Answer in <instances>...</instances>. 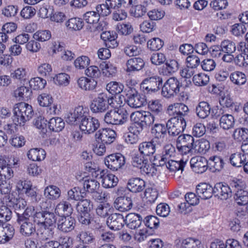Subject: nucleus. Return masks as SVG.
Here are the masks:
<instances>
[{
	"instance_id": "obj_45",
	"label": "nucleus",
	"mask_w": 248,
	"mask_h": 248,
	"mask_svg": "<svg viewBox=\"0 0 248 248\" xmlns=\"http://www.w3.org/2000/svg\"><path fill=\"white\" fill-rule=\"evenodd\" d=\"M219 121L220 127L225 130L232 128L234 124V119L231 114H225L222 115Z\"/></svg>"
},
{
	"instance_id": "obj_23",
	"label": "nucleus",
	"mask_w": 248,
	"mask_h": 248,
	"mask_svg": "<svg viewBox=\"0 0 248 248\" xmlns=\"http://www.w3.org/2000/svg\"><path fill=\"white\" fill-rule=\"evenodd\" d=\"M15 228L10 224H0V244H5L15 235Z\"/></svg>"
},
{
	"instance_id": "obj_63",
	"label": "nucleus",
	"mask_w": 248,
	"mask_h": 248,
	"mask_svg": "<svg viewBox=\"0 0 248 248\" xmlns=\"http://www.w3.org/2000/svg\"><path fill=\"white\" fill-rule=\"evenodd\" d=\"M158 192L155 188H147L144 192V198L148 204L154 203L158 197Z\"/></svg>"
},
{
	"instance_id": "obj_57",
	"label": "nucleus",
	"mask_w": 248,
	"mask_h": 248,
	"mask_svg": "<svg viewBox=\"0 0 248 248\" xmlns=\"http://www.w3.org/2000/svg\"><path fill=\"white\" fill-rule=\"evenodd\" d=\"M124 88L123 84L116 81H110L106 86L107 91L112 95L120 93L123 91Z\"/></svg>"
},
{
	"instance_id": "obj_6",
	"label": "nucleus",
	"mask_w": 248,
	"mask_h": 248,
	"mask_svg": "<svg viewBox=\"0 0 248 248\" xmlns=\"http://www.w3.org/2000/svg\"><path fill=\"white\" fill-rule=\"evenodd\" d=\"M195 141L194 138L189 134H182L176 140V148L182 155H187L193 150Z\"/></svg>"
},
{
	"instance_id": "obj_36",
	"label": "nucleus",
	"mask_w": 248,
	"mask_h": 248,
	"mask_svg": "<svg viewBox=\"0 0 248 248\" xmlns=\"http://www.w3.org/2000/svg\"><path fill=\"white\" fill-rule=\"evenodd\" d=\"M125 221L128 228L130 229H136L141 225L142 217L138 214L131 213L125 216Z\"/></svg>"
},
{
	"instance_id": "obj_61",
	"label": "nucleus",
	"mask_w": 248,
	"mask_h": 248,
	"mask_svg": "<svg viewBox=\"0 0 248 248\" xmlns=\"http://www.w3.org/2000/svg\"><path fill=\"white\" fill-rule=\"evenodd\" d=\"M93 208L92 202L88 199H81L77 204V210L78 213L90 212Z\"/></svg>"
},
{
	"instance_id": "obj_19",
	"label": "nucleus",
	"mask_w": 248,
	"mask_h": 248,
	"mask_svg": "<svg viewBox=\"0 0 248 248\" xmlns=\"http://www.w3.org/2000/svg\"><path fill=\"white\" fill-rule=\"evenodd\" d=\"M102 185L105 188H112L117 186L119 180L117 176L111 173L107 170H103L100 172Z\"/></svg>"
},
{
	"instance_id": "obj_14",
	"label": "nucleus",
	"mask_w": 248,
	"mask_h": 248,
	"mask_svg": "<svg viewBox=\"0 0 248 248\" xmlns=\"http://www.w3.org/2000/svg\"><path fill=\"white\" fill-rule=\"evenodd\" d=\"M167 125L161 124H155L151 130V133L154 137L152 140L158 145H160L164 143L167 140Z\"/></svg>"
},
{
	"instance_id": "obj_21",
	"label": "nucleus",
	"mask_w": 248,
	"mask_h": 248,
	"mask_svg": "<svg viewBox=\"0 0 248 248\" xmlns=\"http://www.w3.org/2000/svg\"><path fill=\"white\" fill-rule=\"evenodd\" d=\"M143 60L140 57H134L128 60L126 62L125 71L129 74L138 72L144 67Z\"/></svg>"
},
{
	"instance_id": "obj_50",
	"label": "nucleus",
	"mask_w": 248,
	"mask_h": 248,
	"mask_svg": "<svg viewBox=\"0 0 248 248\" xmlns=\"http://www.w3.org/2000/svg\"><path fill=\"white\" fill-rule=\"evenodd\" d=\"M86 193L84 190L79 187H75L68 191V199L75 201H80L86 196Z\"/></svg>"
},
{
	"instance_id": "obj_49",
	"label": "nucleus",
	"mask_w": 248,
	"mask_h": 248,
	"mask_svg": "<svg viewBox=\"0 0 248 248\" xmlns=\"http://www.w3.org/2000/svg\"><path fill=\"white\" fill-rule=\"evenodd\" d=\"M231 165L235 167H241L246 161V156L241 153H234L231 155L229 158Z\"/></svg>"
},
{
	"instance_id": "obj_27",
	"label": "nucleus",
	"mask_w": 248,
	"mask_h": 248,
	"mask_svg": "<svg viewBox=\"0 0 248 248\" xmlns=\"http://www.w3.org/2000/svg\"><path fill=\"white\" fill-rule=\"evenodd\" d=\"M125 218L120 214H112L109 217L107 223L108 227L113 230L121 229L125 224Z\"/></svg>"
},
{
	"instance_id": "obj_13",
	"label": "nucleus",
	"mask_w": 248,
	"mask_h": 248,
	"mask_svg": "<svg viewBox=\"0 0 248 248\" xmlns=\"http://www.w3.org/2000/svg\"><path fill=\"white\" fill-rule=\"evenodd\" d=\"M168 155H164L161 156L159 160V166H166V168L170 172H175L181 170L183 171L186 165V161H184L181 159L180 161H175L173 160H168Z\"/></svg>"
},
{
	"instance_id": "obj_35",
	"label": "nucleus",
	"mask_w": 248,
	"mask_h": 248,
	"mask_svg": "<svg viewBox=\"0 0 248 248\" xmlns=\"http://www.w3.org/2000/svg\"><path fill=\"white\" fill-rule=\"evenodd\" d=\"M115 207L121 212H125L130 210L133 205L130 197L123 196L116 198L114 202Z\"/></svg>"
},
{
	"instance_id": "obj_34",
	"label": "nucleus",
	"mask_w": 248,
	"mask_h": 248,
	"mask_svg": "<svg viewBox=\"0 0 248 248\" xmlns=\"http://www.w3.org/2000/svg\"><path fill=\"white\" fill-rule=\"evenodd\" d=\"M78 87L84 91H93L95 89L97 81L94 79L81 77L77 80Z\"/></svg>"
},
{
	"instance_id": "obj_1",
	"label": "nucleus",
	"mask_w": 248,
	"mask_h": 248,
	"mask_svg": "<svg viewBox=\"0 0 248 248\" xmlns=\"http://www.w3.org/2000/svg\"><path fill=\"white\" fill-rule=\"evenodd\" d=\"M116 97L108 95L106 93H99L93 100L90 108L94 113H102L106 111L109 108V106L116 108L118 105L116 104Z\"/></svg>"
},
{
	"instance_id": "obj_64",
	"label": "nucleus",
	"mask_w": 248,
	"mask_h": 248,
	"mask_svg": "<svg viewBox=\"0 0 248 248\" xmlns=\"http://www.w3.org/2000/svg\"><path fill=\"white\" fill-rule=\"evenodd\" d=\"M12 78L17 80L20 82H25L27 79V72L26 69L23 67H19L11 73Z\"/></svg>"
},
{
	"instance_id": "obj_15",
	"label": "nucleus",
	"mask_w": 248,
	"mask_h": 248,
	"mask_svg": "<svg viewBox=\"0 0 248 248\" xmlns=\"http://www.w3.org/2000/svg\"><path fill=\"white\" fill-rule=\"evenodd\" d=\"M17 222L20 225L19 232L24 237H30L36 232V227L34 223L29 218H25L23 217H17Z\"/></svg>"
},
{
	"instance_id": "obj_30",
	"label": "nucleus",
	"mask_w": 248,
	"mask_h": 248,
	"mask_svg": "<svg viewBox=\"0 0 248 248\" xmlns=\"http://www.w3.org/2000/svg\"><path fill=\"white\" fill-rule=\"evenodd\" d=\"M88 108H83L82 106H78L75 108L73 112L70 113L67 117L69 123L74 124L77 121H79L84 117H87Z\"/></svg>"
},
{
	"instance_id": "obj_32",
	"label": "nucleus",
	"mask_w": 248,
	"mask_h": 248,
	"mask_svg": "<svg viewBox=\"0 0 248 248\" xmlns=\"http://www.w3.org/2000/svg\"><path fill=\"white\" fill-rule=\"evenodd\" d=\"M165 63L159 69V73L163 76H170L175 72L179 67L178 62L175 60L166 61Z\"/></svg>"
},
{
	"instance_id": "obj_26",
	"label": "nucleus",
	"mask_w": 248,
	"mask_h": 248,
	"mask_svg": "<svg viewBox=\"0 0 248 248\" xmlns=\"http://www.w3.org/2000/svg\"><path fill=\"white\" fill-rule=\"evenodd\" d=\"M76 178L79 181H83L84 190L89 193L94 192L100 188V183L95 179L89 178L85 175L81 177L80 175H77Z\"/></svg>"
},
{
	"instance_id": "obj_33",
	"label": "nucleus",
	"mask_w": 248,
	"mask_h": 248,
	"mask_svg": "<svg viewBox=\"0 0 248 248\" xmlns=\"http://www.w3.org/2000/svg\"><path fill=\"white\" fill-rule=\"evenodd\" d=\"M145 187V182L138 177L132 178L128 180V189L132 193H139L142 191Z\"/></svg>"
},
{
	"instance_id": "obj_43",
	"label": "nucleus",
	"mask_w": 248,
	"mask_h": 248,
	"mask_svg": "<svg viewBox=\"0 0 248 248\" xmlns=\"http://www.w3.org/2000/svg\"><path fill=\"white\" fill-rule=\"evenodd\" d=\"M147 106L149 111L154 115H159L162 112L163 106L160 99H155L149 100Z\"/></svg>"
},
{
	"instance_id": "obj_24",
	"label": "nucleus",
	"mask_w": 248,
	"mask_h": 248,
	"mask_svg": "<svg viewBox=\"0 0 248 248\" xmlns=\"http://www.w3.org/2000/svg\"><path fill=\"white\" fill-rule=\"evenodd\" d=\"M95 135L102 142L109 144L115 140L116 133L110 128H102L100 129Z\"/></svg>"
},
{
	"instance_id": "obj_18",
	"label": "nucleus",
	"mask_w": 248,
	"mask_h": 248,
	"mask_svg": "<svg viewBox=\"0 0 248 248\" xmlns=\"http://www.w3.org/2000/svg\"><path fill=\"white\" fill-rule=\"evenodd\" d=\"M232 189L225 183L220 182L214 187V195L221 200H226L232 196Z\"/></svg>"
},
{
	"instance_id": "obj_38",
	"label": "nucleus",
	"mask_w": 248,
	"mask_h": 248,
	"mask_svg": "<svg viewBox=\"0 0 248 248\" xmlns=\"http://www.w3.org/2000/svg\"><path fill=\"white\" fill-rule=\"evenodd\" d=\"M72 212L73 208L71 204L65 201H62L59 203L55 209V213L61 217L71 215Z\"/></svg>"
},
{
	"instance_id": "obj_31",
	"label": "nucleus",
	"mask_w": 248,
	"mask_h": 248,
	"mask_svg": "<svg viewBox=\"0 0 248 248\" xmlns=\"http://www.w3.org/2000/svg\"><path fill=\"white\" fill-rule=\"evenodd\" d=\"M145 102V97L142 96L135 89L133 93L128 97L127 100V104L133 108H139L143 106Z\"/></svg>"
},
{
	"instance_id": "obj_55",
	"label": "nucleus",
	"mask_w": 248,
	"mask_h": 248,
	"mask_svg": "<svg viewBox=\"0 0 248 248\" xmlns=\"http://www.w3.org/2000/svg\"><path fill=\"white\" fill-rule=\"evenodd\" d=\"M45 195L49 199L56 200L60 197L61 190L58 187L50 185L45 188Z\"/></svg>"
},
{
	"instance_id": "obj_17",
	"label": "nucleus",
	"mask_w": 248,
	"mask_h": 248,
	"mask_svg": "<svg viewBox=\"0 0 248 248\" xmlns=\"http://www.w3.org/2000/svg\"><path fill=\"white\" fill-rule=\"evenodd\" d=\"M53 98L50 94L42 93L37 97V101L40 106L49 107V112L50 114H56L57 105L53 104Z\"/></svg>"
},
{
	"instance_id": "obj_52",
	"label": "nucleus",
	"mask_w": 248,
	"mask_h": 248,
	"mask_svg": "<svg viewBox=\"0 0 248 248\" xmlns=\"http://www.w3.org/2000/svg\"><path fill=\"white\" fill-rule=\"evenodd\" d=\"M14 93L16 97H19L24 100H28L32 95V91L29 87L21 86L15 91Z\"/></svg>"
},
{
	"instance_id": "obj_10",
	"label": "nucleus",
	"mask_w": 248,
	"mask_h": 248,
	"mask_svg": "<svg viewBox=\"0 0 248 248\" xmlns=\"http://www.w3.org/2000/svg\"><path fill=\"white\" fill-rule=\"evenodd\" d=\"M166 125L169 134L176 136L184 131L186 127V122L185 119H178L175 117H172L167 122Z\"/></svg>"
},
{
	"instance_id": "obj_11",
	"label": "nucleus",
	"mask_w": 248,
	"mask_h": 248,
	"mask_svg": "<svg viewBox=\"0 0 248 248\" xmlns=\"http://www.w3.org/2000/svg\"><path fill=\"white\" fill-rule=\"evenodd\" d=\"M100 126V123L95 117L91 116L84 117L81 120L79 124L80 130L85 134H92Z\"/></svg>"
},
{
	"instance_id": "obj_62",
	"label": "nucleus",
	"mask_w": 248,
	"mask_h": 248,
	"mask_svg": "<svg viewBox=\"0 0 248 248\" xmlns=\"http://www.w3.org/2000/svg\"><path fill=\"white\" fill-rule=\"evenodd\" d=\"M30 86L34 90H39L44 89L46 84L45 79L40 77H35L31 78L30 81Z\"/></svg>"
},
{
	"instance_id": "obj_53",
	"label": "nucleus",
	"mask_w": 248,
	"mask_h": 248,
	"mask_svg": "<svg viewBox=\"0 0 248 248\" xmlns=\"http://www.w3.org/2000/svg\"><path fill=\"white\" fill-rule=\"evenodd\" d=\"M148 158L142 155L140 153L135 154L132 158V165L135 168L140 169L148 162Z\"/></svg>"
},
{
	"instance_id": "obj_25",
	"label": "nucleus",
	"mask_w": 248,
	"mask_h": 248,
	"mask_svg": "<svg viewBox=\"0 0 248 248\" xmlns=\"http://www.w3.org/2000/svg\"><path fill=\"white\" fill-rule=\"evenodd\" d=\"M196 193L198 197L202 199H210L214 194V187L206 183H201L196 186Z\"/></svg>"
},
{
	"instance_id": "obj_5",
	"label": "nucleus",
	"mask_w": 248,
	"mask_h": 248,
	"mask_svg": "<svg viewBox=\"0 0 248 248\" xmlns=\"http://www.w3.org/2000/svg\"><path fill=\"white\" fill-rule=\"evenodd\" d=\"M162 78L154 76L145 78L140 83V89L144 93L150 94L158 91L162 87Z\"/></svg>"
},
{
	"instance_id": "obj_60",
	"label": "nucleus",
	"mask_w": 248,
	"mask_h": 248,
	"mask_svg": "<svg viewBox=\"0 0 248 248\" xmlns=\"http://www.w3.org/2000/svg\"><path fill=\"white\" fill-rule=\"evenodd\" d=\"M192 80L196 86H204L208 83L209 77L204 73H200L194 75Z\"/></svg>"
},
{
	"instance_id": "obj_37",
	"label": "nucleus",
	"mask_w": 248,
	"mask_h": 248,
	"mask_svg": "<svg viewBox=\"0 0 248 248\" xmlns=\"http://www.w3.org/2000/svg\"><path fill=\"white\" fill-rule=\"evenodd\" d=\"M60 242L49 241L45 243L43 248H69L72 245V240L69 237L61 238Z\"/></svg>"
},
{
	"instance_id": "obj_3",
	"label": "nucleus",
	"mask_w": 248,
	"mask_h": 248,
	"mask_svg": "<svg viewBox=\"0 0 248 248\" xmlns=\"http://www.w3.org/2000/svg\"><path fill=\"white\" fill-rule=\"evenodd\" d=\"M118 107L117 110L108 111L104 116V121L111 124H122L125 123L128 119L129 113L125 108L122 107L120 103L116 102Z\"/></svg>"
},
{
	"instance_id": "obj_40",
	"label": "nucleus",
	"mask_w": 248,
	"mask_h": 248,
	"mask_svg": "<svg viewBox=\"0 0 248 248\" xmlns=\"http://www.w3.org/2000/svg\"><path fill=\"white\" fill-rule=\"evenodd\" d=\"M27 156L33 161H41L45 158L46 153L42 148H32L28 152Z\"/></svg>"
},
{
	"instance_id": "obj_29",
	"label": "nucleus",
	"mask_w": 248,
	"mask_h": 248,
	"mask_svg": "<svg viewBox=\"0 0 248 248\" xmlns=\"http://www.w3.org/2000/svg\"><path fill=\"white\" fill-rule=\"evenodd\" d=\"M69 216L61 217L58 221V228L63 232H69L75 226L76 221L74 217Z\"/></svg>"
},
{
	"instance_id": "obj_8",
	"label": "nucleus",
	"mask_w": 248,
	"mask_h": 248,
	"mask_svg": "<svg viewBox=\"0 0 248 248\" xmlns=\"http://www.w3.org/2000/svg\"><path fill=\"white\" fill-rule=\"evenodd\" d=\"M132 121L139 123L143 128L145 126H149L152 125L155 120V116L149 111H136L130 115Z\"/></svg>"
},
{
	"instance_id": "obj_59",
	"label": "nucleus",
	"mask_w": 248,
	"mask_h": 248,
	"mask_svg": "<svg viewBox=\"0 0 248 248\" xmlns=\"http://www.w3.org/2000/svg\"><path fill=\"white\" fill-rule=\"evenodd\" d=\"M51 37V33L49 30H40L33 34V38L38 42H46Z\"/></svg>"
},
{
	"instance_id": "obj_46",
	"label": "nucleus",
	"mask_w": 248,
	"mask_h": 248,
	"mask_svg": "<svg viewBox=\"0 0 248 248\" xmlns=\"http://www.w3.org/2000/svg\"><path fill=\"white\" fill-rule=\"evenodd\" d=\"M103 74L106 77L115 76L117 68L109 62H103L100 64Z\"/></svg>"
},
{
	"instance_id": "obj_54",
	"label": "nucleus",
	"mask_w": 248,
	"mask_h": 248,
	"mask_svg": "<svg viewBox=\"0 0 248 248\" xmlns=\"http://www.w3.org/2000/svg\"><path fill=\"white\" fill-rule=\"evenodd\" d=\"M140 171L141 174L146 177H153L157 174V168L155 164L148 162L140 169Z\"/></svg>"
},
{
	"instance_id": "obj_44",
	"label": "nucleus",
	"mask_w": 248,
	"mask_h": 248,
	"mask_svg": "<svg viewBox=\"0 0 248 248\" xmlns=\"http://www.w3.org/2000/svg\"><path fill=\"white\" fill-rule=\"evenodd\" d=\"M229 78L233 84L239 86L244 85L247 80L246 75L240 71H235L232 73Z\"/></svg>"
},
{
	"instance_id": "obj_48",
	"label": "nucleus",
	"mask_w": 248,
	"mask_h": 248,
	"mask_svg": "<svg viewBox=\"0 0 248 248\" xmlns=\"http://www.w3.org/2000/svg\"><path fill=\"white\" fill-rule=\"evenodd\" d=\"M19 160L12 155H0V166H16Z\"/></svg>"
},
{
	"instance_id": "obj_4",
	"label": "nucleus",
	"mask_w": 248,
	"mask_h": 248,
	"mask_svg": "<svg viewBox=\"0 0 248 248\" xmlns=\"http://www.w3.org/2000/svg\"><path fill=\"white\" fill-rule=\"evenodd\" d=\"M182 86V83L176 78H170L162 85L161 94L167 99L172 98L179 93Z\"/></svg>"
},
{
	"instance_id": "obj_39",
	"label": "nucleus",
	"mask_w": 248,
	"mask_h": 248,
	"mask_svg": "<svg viewBox=\"0 0 248 248\" xmlns=\"http://www.w3.org/2000/svg\"><path fill=\"white\" fill-rule=\"evenodd\" d=\"M208 164L209 170L216 172L220 171L223 168L225 163L221 157L215 155L209 158Z\"/></svg>"
},
{
	"instance_id": "obj_58",
	"label": "nucleus",
	"mask_w": 248,
	"mask_h": 248,
	"mask_svg": "<svg viewBox=\"0 0 248 248\" xmlns=\"http://www.w3.org/2000/svg\"><path fill=\"white\" fill-rule=\"evenodd\" d=\"M181 246L182 248H203L201 241L191 237L183 240Z\"/></svg>"
},
{
	"instance_id": "obj_12",
	"label": "nucleus",
	"mask_w": 248,
	"mask_h": 248,
	"mask_svg": "<svg viewBox=\"0 0 248 248\" xmlns=\"http://www.w3.org/2000/svg\"><path fill=\"white\" fill-rule=\"evenodd\" d=\"M167 113L172 117H175L178 119H185L187 116L189 109L188 107L182 103H174L168 106Z\"/></svg>"
},
{
	"instance_id": "obj_16",
	"label": "nucleus",
	"mask_w": 248,
	"mask_h": 248,
	"mask_svg": "<svg viewBox=\"0 0 248 248\" xmlns=\"http://www.w3.org/2000/svg\"><path fill=\"white\" fill-rule=\"evenodd\" d=\"M190 164L192 170L196 173H202L205 172L209 167L208 160L201 156L192 157Z\"/></svg>"
},
{
	"instance_id": "obj_9",
	"label": "nucleus",
	"mask_w": 248,
	"mask_h": 248,
	"mask_svg": "<svg viewBox=\"0 0 248 248\" xmlns=\"http://www.w3.org/2000/svg\"><path fill=\"white\" fill-rule=\"evenodd\" d=\"M241 182L239 180H232L230 185L233 192H235V200L239 205H245L248 203V192L242 189Z\"/></svg>"
},
{
	"instance_id": "obj_56",
	"label": "nucleus",
	"mask_w": 248,
	"mask_h": 248,
	"mask_svg": "<svg viewBox=\"0 0 248 248\" xmlns=\"http://www.w3.org/2000/svg\"><path fill=\"white\" fill-rule=\"evenodd\" d=\"M70 76L65 73L57 74L53 78V81L55 84L61 86H67L70 83Z\"/></svg>"
},
{
	"instance_id": "obj_22",
	"label": "nucleus",
	"mask_w": 248,
	"mask_h": 248,
	"mask_svg": "<svg viewBox=\"0 0 248 248\" xmlns=\"http://www.w3.org/2000/svg\"><path fill=\"white\" fill-rule=\"evenodd\" d=\"M3 201L7 206L12 207L15 209L16 215L18 211L25 210L27 206L26 201L22 198H11L10 196H7L3 199Z\"/></svg>"
},
{
	"instance_id": "obj_51",
	"label": "nucleus",
	"mask_w": 248,
	"mask_h": 248,
	"mask_svg": "<svg viewBox=\"0 0 248 248\" xmlns=\"http://www.w3.org/2000/svg\"><path fill=\"white\" fill-rule=\"evenodd\" d=\"M210 148L209 141L204 139H202L195 141L193 150L200 153H205Z\"/></svg>"
},
{
	"instance_id": "obj_47",
	"label": "nucleus",
	"mask_w": 248,
	"mask_h": 248,
	"mask_svg": "<svg viewBox=\"0 0 248 248\" xmlns=\"http://www.w3.org/2000/svg\"><path fill=\"white\" fill-rule=\"evenodd\" d=\"M66 27L71 31H79L84 26V22L82 18L73 17L68 19L66 23Z\"/></svg>"
},
{
	"instance_id": "obj_28",
	"label": "nucleus",
	"mask_w": 248,
	"mask_h": 248,
	"mask_svg": "<svg viewBox=\"0 0 248 248\" xmlns=\"http://www.w3.org/2000/svg\"><path fill=\"white\" fill-rule=\"evenodd\" d=\"M106 46L108 48H114L118 46L117 42V33L114 31H103L100 35Z\"/></svg>"
},
{
	"instance_id": "obj_2",
	"label": "nucleus",
	"mask_w": 248,
	"mask_h": 248,
	"mask_svg": "<svg viewBox=\"0 0 248 248\" xmlns=\"http://www.w3.org/2000/svg\"><path fill=\"white\" fill-rule=\"evenodd\" d=\"M32 106L25 102L16 104L14 108L13 121L16 124L24 125L33 116Z\"/></svg>"
},
{
	"instance_id": "obj_7",
	"label": "nucleus",
	"mask_w": 248,
	"mask_h": 248,
	"mask_svg": "<svg viewBox=\"0 0 248 248\" xmlns=\"http://www.w3.org/2000/svg\"><path fill=\"white\" fill-rule=\"evenodd\" d=\"M105 164L107 168L112 171H115L125 164V158L124 155L120 153L111 154L105 158Z\"/></svg>"
},
{
	"instance_id": "obj_41",
	"label": "nucleus",
	"mask_w": 248,
	"mask_h": 248,
	"mask_svg": "<svg viewBox=\"0 0 248 248\" xmlns=\"http://www.w3.org/2000/svg\"><path fill=\"white\" fill-rule=\"evenodd\" d=\"M48 126L50 131L59 132L64 128L65 123L60 117L52 118L48 122Z\"/></svg>"
},
{
	"instance_id": "obj_42",
	"label": "nucleus",
	"mask_w": 248,
	"mask_h": 248,
	"mask_svg": "<svg viewBox=\"0 0 248 248\" xmlns=\"http://www.w3.org/2000/svg\"><path fill=\"white\" fill-rule=\"evenodd\" d=\"M210 105L205 101L200 102L196 109L197 116L201 119L206 118L210 114Z\"/></svg>"
},
{
	"instance_id": "obj_20",
	"label": "nucleus",
	"mask_w": 248,
	"mask_h": 248,
	"mask_svg": "<svg viewBox=\"0 0 248 248\" xmlns=\"http://www.w3.org/2000/svg\"><path fill=\"white\" fill-rule=\"evenodd\" d=\"M157 145L156 142L152 140L150 141H143L138 146L139 153L149 159L155 152Z\"/></svg>"
}]
</instances>
